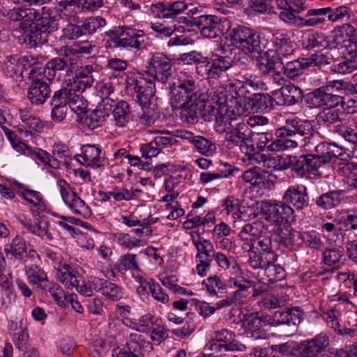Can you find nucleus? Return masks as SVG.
Masks as SVG:
<instances>
[{"instance_id": "obj_1", "label": "nucleus", "mask_w": 357, "mask_h": 357, "mask_svg": "<svg viewBox=\"0 0 357 357\" xmlns=\"http://www.w3.org/2000/svg\"><path fill=\"white\" fill-rule=\"evenodd\" d=\"M170 89V101L172 106L181 109V117L188 123H194L198 119L201 112L208 109L223 106L229 107L231 102H235V98L225 87H217L210 93L209 96L199 90L195 77L190 73L181 71Z\"/></svg>"}, {"instance_id": "obj_2", "label": "nucleus", "mask_w": 357, "mask_h": 357, "mask_svg": "<svg viewBox=\"0 0 357 357\" xmlns=\"http://www.w3.org/2000/svg\"><path fill=\"white\" fill-rule=\"evenodd\" d=\"M172 74L170 59L162 53L153 55L147 70L143 73L128 75V86L134 89L135 98L140 105L146 104L155 93V81L165 83Z\"/></svg>"}, {"instance_id": "obj_3", "label": "nucleus", "mask_w": 357, "mask_h": 357, "mask_svg": "<svg viewBox=\"0 0 357 357\" xmlns=\"http://www.w3.org/2000/svg\"><path fill=\"white\" fill-rule=\"evenodd\" d=\"M314 153L299 156L288 155L282 159V169L291 168L296 174L303 177L307 174H316L324 165L333 158L344 156L341 148L334 143L321 142L314 148Z\"/></svg>"}, {"instance_id": "obj_4", "label": "nucleus", "mask_w": 357, "mask_h": 357, "mask_svg": "<svg viewBox=\"0 0 357 357\" xmlns=\"http://www.w3.org/2000/svg\"><path fill=\"white\" fill-rule=\"evenodd\" d=\"M285 125L275 131L277 139L269 145L271 151H282L298 146H305L310 142L312 125L293 114H285Z\"/></svg>"}, {"instance_id": "obj_5", "label": "nucleus", "mask_w": 357, "mask_h": 357, "mask_svg": "<svg viewBox=\"0 0 357 357\" xmlns=\"http://www.w3.org/2000/svg\"><path fill=\"white\" fill-rule=\"evenodd\" d=\"M151 10L157 17L171 20L186 27L188 31L195 27L197 17L193 16L200 11L198 7L185 0L158 1L152 4Z\"/></svg>"}, {"instance_id": "obj_6", "label": "nucleus", "mask_w": 357, "mask_h": 357, "mask_svg": "<svg viewBox=\"0 0 357 357\" xmlns=\"http://www.w3.org/2000/svg\"><path fill=\"white\" fill-rule=\"evenodd\" d=\"M205 121H214V128L218 133H227L236 121L246 116L248 109L241 102H231L229 107L208 109L201 112Z\"/></svg>"}, {"instance_id": "obj_7", "label": "nucleus", "mask_w": 357, "mask_h": 357, "mask_svg": "<svg viewBox=\"0 0 357 357\" xmlns=\"http://www.w3.org/2000/svg\"><path fill=\"white\" fill-rule=\"evenodd\" d=\"M228 36L231 44L245 54L262 50L268 44L264 36L245 26L233 27L230 29Z\"/></svg>"}, {"instance_id": "obj_8", "label": "nucleus", "mask_w": 357, "mask_h": 357, "mask_svg": "<svg viewBox=\"0 0 357 357\" xmlns=\"http://www.w3.org/2000/svg\"><path fill=\"white\" fill-rule=\"evenodd\" d=\"M108 37L105 47L109 48L130 47L135 50L142 48L145 40L142 30L128 26H119L105 32Z\"/></svg>"}, {"instance_id": "obj_9", "label": "nucleus", "mask_w": 357, "mask_h": 357, "mask_svg": "<svg viewBox=\"0 0 357 357\" xmlns=\"http://www.w3.org/2000/svg\"><path fill=\"white\" fill-rule=\"evenodd\" d=\"M329 344V337L326 333H320L310 339L301 341L294 350L298 357H348L343 350L333 349L327 354H322L326 351Z\"/></svg>"}, {"instance_id": "obj_10", "label": "nucleus", "mask_w": 357, "mask_h": 357, "mask_svg": "<svg viewBox=\"0 0 357 357\" xmlns=\"http://www.w3.org/2000/svg\"><path fill=\"white\" fill-rule=\"evenodd\" d=\"M254 91H267L268 86L262 79L250 72H241L237 77L227 80V89L233 93L232 95L238 102H241L245 105V98L250 93L249 89Z\"/></svg>"}, {"instance_id": "obj_11", "label": "nucleus", "mask_w": 357, "mask_h": 357, "mask_svg": "<svg viewBox=\"0 0 357 357\" xmlns=\"http://www.w3.org/2000/svg\"><path fill=\"white\" fill-rule=\"evenodd\" d=\"M257 208L265 216V219L273 222L280 227L284 226L287 222L293 221L294 209L284 202L261 201L257 202Z\"/></svg>"}, {"instance_id": "obj_12", "label": "nucleus", "mask_w": 357, "mask_h": 357, "mask_svg": "<svg viewBox=\"0 0 357 357\" xmlns=\"http://www.w3.org/2000/svg\"><path fill=\"white\" fill-rule=\"evenodd\" d=\"M331 58L321 52L312 54L307 57L288 61L283 65V74L288 78L294 79L303 73V70L309 67L328 64Z\"/></svg>"}, {"instance_id": "obj_13", "label": "nucleus", "mask_w": 357, "mask_h": 357, "mask_svg": "<svg viewBox=\"0 0 357 357\" xmlns=\"http://www.w3.org/2000/svg\"><path fill=\"white\" fill-rule=\"evenodd\" d=\"M329 88L323 86L314 89L307 95L306 102L310 107H326V109L340 106L345 109V102L344 98L339 95L333 94L328 91Z\"/></svg>"}, {"instance_id": "obj_14", "label": "nucleus", "mask_w": 357, "mask_h": 357, "mask_svg": "<svg viewBox=\"0 0 357 357\" xmlns=\"http://www.w3.org/2000/svg\"><path fill=\"white\" fill-rule=\"evenodd\" d=\"M213 342L210 344L209 349L214 352L227 351H243L245 347L236 340L234 332L222 328L214 331L211 335Z\"/></svg>"}, {"instance_id": "obj_15", "label": "nucleus", "mask_w": 357, "mask_h": 357, "mask_svg": "<svg viewBox=\"0 0 357 357\" xmlns=\"http://www.w3.org/2000/svg\"><path fill=\"white\" fill-rule=\"evenodd\" d=\"M294 33L291 31L285 29L278 30L272 36V43L274 47L271 50L274 52L282 64V59L288 58L294 54L296 50V43L293 40Z\"/></svg>"}, {"instance_id": "obj_16", "label": "nucleus", "mask_w": 357, "mask_h": 357, "mask_svg": "<svg viewBox=\"0 0 357 357\" xmlns=\"http://www.w3.org/2000/svg\"><path fill=\"white\" fill-rule=\"evenodd\" d=\"M231 66L232 60L230 57L214 54L211 60L208 59L207 64H201L199 70L202 77L208 80L217 79L222 72L230 68Z\"/></svg>"}, {"instance_id": "obj_17", "label": "nucleus", "mask_w": 357, "mask_h": 357, "mask_svg": "<svg viewBox=\"0 0 357 357\" xmlns=\"http://www.w3.org/2000/svg\"><path fill=\"white\" fill-rule=\"evenodd\" d=\"M196 26L202 36L215 38L223 34V22L220 17L213 15H202L196 18Z\"/></svg>"}, {"instance_id": "obj_18", "label": "nucleus", "mask_w": 357, "mask_h": 357, "mask_svg": "<svg viewBox=\"0 0 357 357\" xmlns=\"http://www.w3.org/2000/svg\"><path fill=\"white\" fill-rule=\"evenodd\" d=\"M15 185L18 187L16 194L30 204V211L33 216L47 210L46 200L39 191L29 189L22 183Z\"/></svg>"}, {"instance_id": "obj_19", "label": "nucleus", "mask_w": 357, "mask_h": 357, "mask_svg": "<svg viewBox=\"0 0 357 357\" xmlns=\"http://www.w3.org/2000/svg\"><path fill=\"white\" fill-rule=\"evenodd\" d=\"M6 16L10 21L17 23L19 31H21L40 17V10L32 7H17L8 10Z\"/></svg>"}, {"instance_id": "obj_20", "label": "nucleus", "mask_w": 357, "mask_h": 357, "mask_svg": "<svg viewBox=\"0 0 357 357\" xmlns=\"http://www.w3.org/2000/svg\"><path fill=\"white\" fill-rule=\"evenodd\" d=\"M266 229L264 223L260 221H255L245 224L239 231L238 236L243 243L242 249L244 252H252L255 248V240L259 238Z\"/></svg>"}, {"instance_id": "obj_21", "label": "nucleus", "mask_w": 357, "mask_h": 357, "mask_svg": "<svg viewBox=\"0 0 357 357\" xmlns=\"http://www.w3.org/2000/svg\"><path fill=\"white\" fill-rule=\"evenodd\" d=\"M283 200L297 211H301L309 205L307 188L305 185H290L283 195Z\"/></svg>"}, {"instance_id": "obj_22", "label": "nucleus", "mask_w": 357, "mask_h": 357, "mask_svg": "<svg viewBox=\"0 0 357 357\" xmlns=\"http://www.w3.org/2000/svg\"><path fill=\"white\" fill-rule=\"evenodd\" d=\"M33 64L31 56L20 57L17 55H9L6 56L2 70L6 76L13 77L17 74H22L24 70L31 67Z\"/></svg>"}, {"instance_id": "obj_23", "label": "nucleus", "mask_w": 357, "mask_h": 357, "mask_svg": "<svg viewBox=\"0 0 357 357\" xmlns=\"http://www.w3.org/2000/svg\"><path fill=\"white\" fill-rule=\"evenodd\" d=\"M264 322V321L259 317L258 313L245 315L242 323L245 335L253 340L264 339L266 332L263 328Z\"/></svg>"}, {"instance_id": "obj_24", "label": "nucleus", "mask_w": 357, "mask_h": 357, "mask_svg": "<svg viewBox=\"0 0 357 357\" xmlns=\"http://www.w3.org/2000/svg\"><path fill=\"white\" fill-rule=\"evenodd\" d=\"M51 89L49 84L43 79L34 78L27 91V97L31 104L43 105L50 96Z\"/></svg>"}, {"instance_id": "obj_25", "label": "nucleus", "mask_w": 357, "mask_h": 357, "mask_svg": "<svg viewBox=\"0 0 357 357\" xmlns=\"http://www.w3.org/2000/svg\"><path fill=\"white\" fill-rule=\"evenodd\" d=\"M16 219L26 231L32 234L38 236L43 241H50L53 239L52 234L49 231V222L40 221L33 223L32 220L24 215H17Z\"/></svg>"}, {"instance_id": "obj_26", "label": "nucleus", "mask_w": 357, "mask_h": 357, "mask_svg": "<svg viewBox=\"0 0 357 357\" xmlns=\"http://www.w3.org/2000/svg\"><path fill=\"white\" fill-rule=\"evenodd\" d=\"M82 153L76 155V160L81 164L91 167H99L102 165V150L95 144H84L81 148Z\"/></svg>"}, {"instance_id": "obj_27", "label": "nucleus", "mask_w": 357, "mask_h": 357, "mask_svg": "<svg viewBox=\"0 0 357 357\" xmlns=\"http://www.w3.org/2000/svg\"><path fill=\"white\" fill-rule=\"evenodd\" d=\"M303 319V312L298 307L287 308L284 310L276 311L273 317V324L275 326L287 325L293 326L296 331L297 326L301 323Z\"/></svg>"}, {"instance_id": "obj_28", "label": "nucleus", "mask_w": 357, "mask_h": 357, "mask_svg": "<svg viewBox=\"0 0 357 357\" xmlns=\"http://www.w3.org/2000/svg\"><path fill=\"white\" fill-rule=\"evenodd\" d=\"M20 32H22L23 43L29 48L37 47L47 41V34L37 24L33 25L31 23Z\"/></svg>"}, {"instance_id": "obj_29", "label": "nucleus", "mask_w": 357, "mask_h": 357, "mask_svg": "<svg viewBox=\"0 0 357 357\" xmlns=\"http://www.w3.org/2000/svg\"><path fill=\"white\" fill-rule=\"evenodd\" d=\"M24 273L30 284L36 286L43 291L47 290L48 276L43 268L36 264H30L25 266Z\"/></svg>"}, {"instance_id": "obj_30", "label": "nucleus", "mask_w": 357, "mask_h": 357, "mask_svg": "<svg viewBox=\"0 0 357 357\" xmlns=\"http://www.w3.org/2000/svg\"><path fill=\"white\" fill-rule=\"evenodd\" d=\"M279 102L284 105H293L303 98L302 90L293 84H287L275 92Z\"/></svg>"}, {"instance_id": "obj_31", "label": "nucleus", "mask_w": 357, "mask_h": 357, "mask_svg": "<svg viewBox=\"0 0 357 357\" xmlns=\"http://www.w3.org/2000/svg\"><path fill=\"white\" fill-rule=\"evenodd\" d=\"M26 243L20 236L13 238L11 242L6 243L3 247L4 253L8 259L22 261L26 252Z\"/></svg>"}, {"instance_id": "obj_32", "label": "nucleus", "mask_w": 357, "mask_h": 357, "mask_svg": "<svg viewBox=\"0 0 357 357\" xmlns=\"http://www.w3.org/2000/svg\"><path fill=\"white\" fill-rule=\"evenodd\" d=\"M344 197L345 192L342 190H331L318 197L315 203L318 207L324 210H330L337 206Z\"/></svg>"}, {"instance_id": "obj_33", "label": "nucleus", "mask_w": 357, "mask_h": 357, "mask_svg": "<svg viewBox=\"0 0 357 357\" xmlns=\"http://www.w3.org/2000/svg\"><path fill=\"white\" fill-rule=\"evenodd\" d=\"M250 135H252V132L248 125L243 121H238L226 133L225 139L228 142L227 146L232 148L245 140V137Z\"/></svg>"}, {"instance_id": "obj_34", "label": "nucleus", "mask_w": 357, "mask_h": 357, "mask_svg": "<svg viewBox=\"0 0 357 357\" xmlns=\"http://www.w3.org/2000/svg\"><path fill=\"white\" fill-rule=\"evenodd\" d=\"M276 260H269L266 259V266L264 269H261V275L265 276V278H258L259 282L266 283H273L277 281L282 280L285 277V272L282 267L280 265H275L274 262Z\"/></svg>"}, {"instance_id": "obj_35", "label": "nucleus", "mask_w": 357, "mask_h": 357, "mask_svg": "<svg viewBox=\"0 0 357 357\" xmlns=\"http://www.w3.org/2000/svg\"><path fill=\"white\" fill-rule=\"evenodd\" d=\"M107 67L112 72L111 76H112L114 78L121 79V82L126 84L127 90L130 91L133 96H135L134 89H132L128 86L126 81V77L128 75L133 73H125L128 68L127 61L121 59L113 58L108 61Z\"/></svg>"}, {"instance_id": "obj_36", "label": "nucleus", "mask_w": 357, "mask_h": 357, "mask_svg": "<svg viewBox=\"0 0 357 357\" xmlns=\"http://www.w3.org/2000/svg\"><path fill=\"white\" fill-rule=\"evenodd\" d=\"M338 176H343L354 182L357 187V162L348 161L344 158H340V160L335 165ZM357 202V195L356 198Z\"/></svg>"}, {"instance_id": "obj_37", "label": "nucleus", "mask_w": 357, "mask_h": 357, "mask_svg": "<svg viewBox=\"0 0 357 357\" xmlns=\"http://www.w3.org/2000/svg\"><path fill=\"white\" fill-rule=\"evenodd\" d=\"M48 63L51 69H54L56 72L66 70L67 73H73L75 69L77 68L75 59H72L70 56L66 52V49L63 50V54H61L59 57L50 60Z\"/></svg>"}, {"instance_id": "obj_38", "label": "nucleus", "mask_w": 357, "mask_h": 357, "mask_svg": "<svg viewBox=\"0 0 357 357\" xmlns=\"http://www.w3.org/2000/svg\"><path fill=\"white\" fill-rule=\"evenodd\" d=\"M77 273L70 265L64 264L57 268L56 278L67 289H73L74 286L77 285Z\"/></svg>"}, {"instance_id": "obj_39", "label": "nucleus", "mask_w": 357, "mask_h": 357, "mask_svg": "<svg viewBox=\"0 0 357 357\" xmlns=\"http://www.w3.org/2000/svg\"><path fill=\"white\" fill-rule=\"evenodd\" d=\"M22 126L30 134L40 132L43 128V124L38 117L33 115L26 109L20 110Z\"/></svg>"}, {"instance_id": "obj_40", "label": "nucleus", "mask_w": 357, "mask_h": 357, "mask_svg": "<svg viewBox=\"0 0 357 357\" xmlns=\"http://www.w3.org/2000/svg\"><path fill=\"white\" fill-rule=\"evenodd\" d=\"M328 11V9L325 8L308 10L304 17L298 19L301 27L314 26L324 23V16L327 15Z\"/></svg>"}, {"instance_id": "obj_41", "label": "nucleus", "mask_w": 357, "mask_h": 357, "mask_svg": "<svg viewBox=\"0 0 357 357\" xmlns=\"http://www.w3.org/2000/svg\"><path fill=\"white\" fill-rule=\"evenodd\" d=\"M316 120L320 126L333 127L335 132L337 131V126L342 124L338 113L330 109H325L319 112L317 115Z\"/></svg>"}, {"instance_id": "obj_42", "label": "nucleus", "mask_w": 357, "mask_h": 357, "mask_svg": "<svg viewBox=\"0 0 357 357\" xmlns=\"http://www.w3.org/2000/svg\"><path fill=\"white\" fill-rule=\"evenodd\" d=\"M130 109L129 104L123 100L115 104L112 110L114 123L119 128L124 127L129 121Z\"/></svg>"}, {"instance_id": "obj_43", "label": "nucleus", "mask_w": 357, "mask_h": 357, "mask_svg": "<svg viewBox=\"0 0 357 357\" xmlns=\"http://www.w3.org/2000/svg\"><path fill=\"white\" fill-rule=\"evenodd\" d=\"M95 48L96 46L87 40L77 41L71 46L65 47L66 52H67L72 59L75 58L76 63L78 57L91 54Z\"/></svg>"}, {"instance_id": "obj_44", "label": "nucleus", "mask_w": 357, "mask_h": 357, "mask_svg": "<svg viewBox=\"0 0 357 357\" xmlns=\"http://www.w3.org/2000/svg\"><path fill=\"white\" fill-rule=\"evenodd\" d=\"M254 249L257 250L262 255L266 256V259L269 260H277V255L275 253L271 238L269 236L264 234L259 236L255 242Z\"/></svg>"}, {"instance_id": "obj_45", "label": "nucleus", "mask_w": 357, "mask_h": 357, "mask_svg": "<svg viewBox=\"0 0 357 357\" xmlns=\"http://www.w3.org/2000/svg\"><path fill=\"white\" fill-rule=\"evenodd\" d=\"M151 29L156 33V36L158 38H164L170 37L174 33L181 31H185L183 26L179 24L177 26L176 24L168 25L162 22H152L150 24Z\"/></svg>"}, {"instance_id": "obj_46", "label": "nucleus", "mask_w": 357, "mask_h": 357, "mask_svg": "<svg viewBox=\"0 0 357 357\" xmlns=\"http://www.w3.org/2000/svg\"><path fill=\"white\" fill-rule=\"evenodd\" d=\"M65 204L76 215H79L84 218H89L91 215L90 208L77 194L66 201Z\"/></svg>"}, {"instance_id": "obj_47", "label": "nucleus", "mask_w": 357, "mask_h": 357, "mask_svg": "<svg viewBox=\"0 0 357 357\" xmlns=\"http://www.w3.org/2000/svg\"><path fill=\"white\" fill-rule=\"evenodd\" d=\"M114 268L121 274H125L128 271L132 272L137 271L139 268L136 260V255L126 253L121 256L118 264L114 266Z\"/></svg>"}, {"instance_id": "obj_48", "label": "nucleus", "mask_w": 357, "mask_h": 357, "mask_svg": "<svg viewBox=\"0 0 357 357\" xmlns=\"http://www.w3.org/2000/svg\"><path fill=\"white\" fill-rule=\"evenodd\" d=\"M259 151H256V150L255 149L254 151H252L251 153H250V155L246 158H243V160L248 161L249 163L252 164V165L260 164L262 162V163H264V166H268V167L270 166L271 165H275L276 161H277L276 158L270 157L268 155L261 153ZM284 158V157H283V158L278 157V161L282 160V159ZM282 162L283 161L280 162V167L278 168L279 169H282L281 168V165L282 164Z\"/></svg>"}, {"instance_id": "obj_49", "label": "nucleus", "mask_w": 357, "mask_h": 357, "mask_svg": "<svg viewBox=\"0 0 357 357\" xmlns=\"http://www.w3.org/2000/svg\"><path fill=\"white\" fill-rule=\"evenodd\" d=\"M151 338L153 341L160 344L168 337V330L166 328L161 318L156 317L152 325Z\"/></svg>"}, {"instance_id": "obj_50", "label": "nucleus", "mask_w": 357, "mask_h": 357, "mask_svg": "<svg viewBox=\"0 0 357 357\" xmlns=\"http://www.w3.org/2000/svg\"><path fill=\"white\" fill-rule=\"evenodd\" d=\"M192 145L197 152L206 156L212 155L216 150V146L212 141L199 135H197Z\"/></svg>"}, {"instance_id": "obj_51", "label": "nucleus", "mask_w": 357, "mask_h": 357, "mask_svg": "<svg viewBox=\"0 0 357 357\" xmlns=\"http://www.w3.org/2000/svg\"><path fill=\"white\" fill-rule=\"evenodd\" d=\"M326 8L328 9L327 12L328 19L332 22L347 20L351 17V10L346 5L334 8L326 7Z\"/></svg>"}, {"instance_id": "obj_52", "label": "nucleus", "mask_w": 357, "mask_h": 357, "mask_svg": "<svg viewBox=\"0 0 357 357\" xmlns=\"http://www.w3.org/2000/svg\"><path fill=\"white\" fill-rule=\"evenodd\" d=\"M213 259L221 270L230 268V272L238 271V264L233 257H227L226 255L220 252H213L212 254Z\"/></svg>"}, {"instance_id": "obj_53", "label": "nucleus", "mask_w": 357, "mask_h": 357, "mask_svg": "<svg viewBox=\"0 0 357 357\" xmlns=\"http://www.w3.org/2000/svg\"><path fill=\"white\" fill-rule=\"evenodd\" d=\"M344 254L338 248H328L322 253V260L325 265L339 267L342 264Z\"/></svg>"}, {"instance_id": "obj_54", "label": "nucleus", "mask_w": 357, "mask_h": 357, "mask_svg": "<svg viewBox=\"0 0 357 357\" xmlns=\"http://www.w3.org/2000/svg\"><path fill=\"white\" fill-rule=\"evenodd\" d=\"M192 242L197 250L195 259H212L213 246L209 240L199 238L197 241L193 240Z\"/></svg>"}, {"instance_id": "obj_55", "label": "nucleus", "mask_w": 357, "mask_h": 357, "mask_svg": "<svg viewBox=\"0 0 357 357\" xmlns=\"http://www.w3.org/2000/svg\"><path fill=\"white\" fill-rule=\"evenodd\" d=\"M106 25V20L100 16L91 17L84 20L82 23L84 34H93L100 30Z\"/></svg>"}, {"instance_id": "obj_56", "label": "nucleus", "mask_w": 357, "mask_h": 357, "mask_svg": "<svg viewBox=\"0 0 357 357\" xmlns=\"http://www.w3.org/2000/svg\"><path fill=\"white\" fill-rule=\"evenodd\" d=\"M273 51L267 50L261 57L259 70L264 75H274L275 73L276 60Z\"/></svg>"}, {"instance_id": "obj_57", "label": "nucleus", "mask_w": 357, "mask_h": 357, "mask_svg": "<svg viewBox=\"0 0 357 357\" xmlns=\"http://www.w3.org/2000/svg\"><path fill=\"white\" fill-rule=\"evenodd\" d=\"M93 83V79L92 77H74L73 80L69 79L66 82V85L70 89L72 92H75L77 94H81L84 92L86 89L91 86Z\"/></svg>"}, {"instance_id": "obj_58", "label": "nucleus", "mask_w": 357, "mask_h": 357, "mask_svg": "<svg viewBox=\"0 0 357 357\" xmlns=\"http://www.w3.org/2000/svg\"><path fill=\"white\" fill-rule=\"evenodd\" d=\"M73 92L66 84L59 90L56 91L51 98L50 105L67 106L69 105Z\"/></svg>"}, {"instance_id": "obj_59", "label": "nucleus", "mask_w": 357, "mask_h": 357, "mask_svg": "<svg viewBox=\"0 0 357 357\" xmlns=\"http://www.w3.org/2000/svg\"><path fill=\"white\" fill-rule=\"evenodd\" d=\"M101 294L106 298L112 301H119L123 296L122 288L109 280H106V282H105V286Z\"/></svg>"}, {"instance_id": "obj_60", "label": "nucleus", "mask_w": 357, "mask_h": 357, "mask_svg": "<svg viewBox=\"0 0 357 357\" xmlns=\"http://www.w3.org/2000/svg\"><path fill=\"white\" fill-rule=\"evenodd\" d=\"M53 158H56L61 162L67 163L72 159L73 153L68 146L61 142H56L52 146Z\"/></svg>"}, {"instance_id": "obj_61", "label": "nucleus", "mask_w": 357, "mask_h": 357, "mask_svg": "<svg viewBox=\"0 0 357 357\" xmlns=\"http://www.w3.org/2000/svg\"><path fill=\"white\" fill-rule=\"evenodd\" d=\"M153 132L156 134V136L154 137L153 141L160 150L176 143L175 137L170 132L155 130Z\"/></svg>"}, {"instance_id": "obj_62", "label": "nucleus", "mask_w": 357, "mask_h": 357, "mask_svg": "<svg viewBox=\"0 0 357 357\" xmlns=\"http://www.w3.org/2000/svg\"><path fill=\"white\" fill-rule=\"evenodd\" d=\"M206 290L211 296L217 295L218 291L224 290L226 287L225 282L218 275H212L202 282Z\"/></svg>"}, {"instance_id": "obj_63", "label": "nucleus", "mask_w": 357, "mask_h": 357, "mask_svg": "<svg viewBox=\"0 0 357 357\" xmlns=\"http://www.w3.org/2000/svg\"><path fill=\"white\" fill-rule=\"evenodd\" d=\"M114 195H113V199L116 202L121 201H131L136 199L137 193L142 192V190L137 188L128 189L126 188H115Z\"/></svg>"}, {"instance_id": "obj_64", "label": "nucleus", "mask_w": 357, "mask_h": 357, "mask_svg": "<svg viewBox=\"0 0 357 357\" xmlns=\"http://www.w3.org/2000/svg\"><path fill=\"white\" fill-rule=\"evenodd\" d=\"M303 243L310 249L319 250L324 246L321 235L316 231L303 233Z\"/></svg>"}]
</instances>
